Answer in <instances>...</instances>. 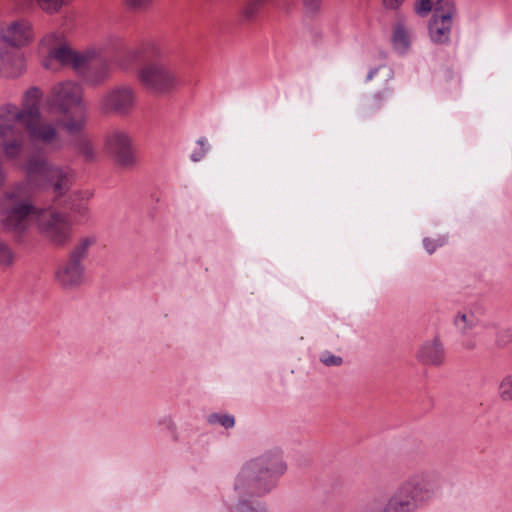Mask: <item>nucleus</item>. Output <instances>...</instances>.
Here are the masks:
<instances>
[{
  "instance_id": "3",
  "label": "nucleus",
  "mask_w": 512,
  "mask_h": 512,
  "mask_svg": "<svg viewBox=\"0 0 512 512\" xmlns=\"http://www.w3.org/2000/svg\"><path fill=\"white\" fill-rule=\"evenodd\" d=\"M25 168L31 183L48 186L56 197L65 195L74 181L75 172L69 165L58 164L42 156L30 157Z\"/></svg>"
},
{
  "instance_id": "24",
  "label": "nucleus",
  "mask_w": 512,
  "mask_h": 512,
  "mask_svg": "<svg viewBox=\"0 0 512 512\" xmlns=\"http://www.w3.org/2000/svg\"><path fill=\"white\" fill-rule=\"evenodd\" d=\"M36 4L45 12H57L65 3V0H35Z\"/></svg>"
},
{
  "instance_id": "15",
  "label": "nucleus",
  "mask_w": 512,
  "mask_h": 512,
  "mask_svg": "<svg viewBox=\"0 0 512 512\" xmlns=\"http://www.w3.org/2000/svg\"><path fill=\"white\" fill-rule=\"evenodd\" d=\"M417 359L425 365H441L444 359L442 343L437 338L425 342L417 353Z\"/></svg>"
},
{
  "instance_id": "4",
  "label": "nucleus",
  "mask_w": 512,
  "mask_h": 512,
  "mask_svg": "<svg viewBox=\"0 0 512 512\" xmlns=\"http://www.w3.org/2000/svg\"><path fill=\"white\" fill-rule=\"evenodd\" d=\"M415 9L421 16L434 10L429 24L430 37L435 43L448 41L454 14V7L448 0H420Z\"/></svg>"
},
{
  "instance_id": "20",
  "label": "nucleus",
  "mask_w": 512,
  "mask_h": 512,
  "mask_svg": "<svg viewBox=\"0 0 512 512\" xmlns=\"http://www.w3.org/2000/svg\"><path fill=\"white\" fill-rule=\"evenodd\" d=\"M267 0H247L241 7L240 14L245 21H251Z\"/></svg>"
},
{
  "instance_id": "16",
  "label": "nucleus",
  "mask_w": 512,
  "mask_h": 512,
  "mask_svg": "<svg viewBox=\"0 0 512 512\" xmlns=\"http://www.w3.org/2000/svg\"><path fill=\"white\" fill-rule=\"evenodd\" d=\"M412 485L407 483L388 501L382 512H410L412 509Z\"/></svg>"
},
{
  "instance_id": "7",
  "label": "nucleus",
  "mask_w": 512,
  "mask_h": 512,
  "mask_svg": "<svg viewBox=\"0 0 512 512\" xmlns=\"http://www.w3.org/2000/svg\"><path fill=\"white\" fill-rule=\"evenodd\" d=\"M48 99L62 115H68L73 110H85L83 88L74 81H62L52 86Z\"/></svg>"
},
{
  "instance_id": "34",
  "label": "nucleus",
  "mask_w": 512,
  "mask_h": 512,
  "mask_svg": "<svg viewBox=\"0 0 512 512\" xmlns=\"http://www.w3.org/2000/svg\"><path fill=\"white\" fill-rule=\"evenodd\" d=\"M286 466L284 464H281V469L285 470Z\"/></svg>"
},
{
  "instance_id": "1",
  "label": "nucleus",
  "mask_w": 512,
  "mask_h": 512,
  "mask_svg": "<svg viewBox=\"0 0 512 512\" xmlns=\"http://www.w3.org/2000/svg\"><path fill=\"white\" fill-rule=\"evenodd\" d=\"M42 92L38 87L29 88L23 97L22 108L15 105H5L0 108V146L7 156L16 155L25 142L20 123L42 115L39 103Z\"/></svg>"
},
{
  "instance_id": "6",
  "label": "nucleus",
  "mask_w": 512,
  "mask_h": 512,
  "mask_svg": "<svg viewBox=\"0 0 512 512\" xmlns=\"http://www.w3.org/2000/svg\"><path fill=\"white\" fill-rule=\"evenodd\" d=\"M36 223L41 235L53 245L62 246L71 238V222L63 213L39 210Z\"/></svg>"
},
{
  "instance_id": "2",
  "label": "nucleus",
  "mask_w": 512,
  "mask_h": 512,
  "mask_svg": "<svg viewBox=\"0 0 512 512\" xmlns=\"http://www.w3.org/2000/svg\"><path fill=\"white\" fill-rule=\"evenodd\" d=\"M37 210L28 198L26 187L18 185L7 190L0 199V218L3 227L11 232H24L32 220L36 221Z\"/></svg>"
},
{
  "instance_id": "17",
  "label": "nucleus",
  "mask_w": 512,
  "mask_h": 512,
  "mask_svg": "<svg viewBox=\"0 0 512 512\" xmlns=\"http://www.w3.org/2000/svg\"><path fill=\"white\" fill-rule=\"evenodd\" d=\"M24 69L25 63L19 52L7 51L0 55V70L7 72L10 76H18Z\"/></svg>"
},
{
  "instance_id": "19",
  "label": "nucleus",
  "mask_w": 512,
  "mask_h": 512,
  "mask_svg": "<svg viewBox=\"0 0 512 512\" xmlns=\"http://www.w3.org/2000/svg\"><path fill=\"white\" fill-rule=\"evenodd\" d=\"M498 396L502 402H512V373L502 376L498 383Z\"/></svg>"
},
{
  "instance_id": "18",
  "label": "nucleus",
  "mask_w": 512,
  "mask_h": 512,
  "mask_svg": "<svg viewBox=\"0 0 512 512\" xmlns=\"http://www.w3.org/2000/svg\"><path fill=\"white\" fill-rule=\"evenodd\" d=\"M77 113L72 115V112L68 115H63V119L60 121V125L69 134L80 133L85 126L84 110H75Z\"/></svg>"
},
{
  "instance_id": "23",
  "label": "nucleus",
  "mask_w": 512,
  "mask_h": 512,
  "mask_svg": "<svg viewBox=\"0 0 512 512\" xmlns=\"http://www.w3.org/2000/svg\"><path fill=\"white\" fill-rule=\"evenodd\" d=\"M14 261V254L8 244L0 240V267H10Z\"/></svg>"
},
{
  "instance_id": "12",
  "label": "nucleus",
  "mask_w": 512,
  "mask_h": 512,
  "mask_svg": "<svg viewBox=\"0 0 512 512\" xmlns=\"http://www.w3.org/2000/svg\"><path fill=\"white\" fill-rule=\"evenodd\" d=\"M106 148L115 160L124 166L133 162L132 141L122 130H113L106 137Z\"/></svg>"
},
{
  "instance_id": "27",
  "label": "nucleus",
  "mask_w": 512,
  "mask_h": 512,
  "mask_svg": "<svg viewBox=\"0 0 512 512\" xmlns=\"http://www.w3.org/2000/svg\"><path fill=\"white\" fill-rule=\"evenodd\" d=\"M455 323L457 326L463 329L470 328L473 325L472 315L459 314L456 317Z\"/></svg>"
},
{
  "instance_id": "21",
  "label": "nucleus",
  "mask_w": 512,
  "mask_h": 512,
  "mask_svg": "<svg viewBox=\"0 0 512 512\" xmlns=\"http://www.w3.org/2000/svg\"><path fill=\"white\" fill-rule=\"evenodd\" d=\"M76 149L86 162H92L96 159V150L89 140L79 139L76 143Z\"/></svg>"
},
{
  "instance_id": "29",
  "label": "nucleus",
  "mask_w": 512,
  "mask_h": 512,
  "mask_svg": "<svg viewBox=\"0 0 512 512\" xmlns=\"http://www.w3.org/2000/svg\"><path fill=\"white\" fill-rule=\"evenodd\" d=\"M235 512H266V511L261 507L253 506L252 504H250L248 502H243V503H240L236 507Z\"/></svg>"
},
{
  "instance_id": "28",
  "label": "nucleus",
  "mask_w": 512,
  "mask_h": 512,
  "mask_svg": "<svg viewBox=\"0 0 512 512\" xmlns=\"http://www.w3.org/2000/svg\"><path fill=\"white\" fill-rule=\"evenodd\" d=\"M150 2L151 0H125L126 5L133 10H143Z\"/></svg>"
},
{
  "instance_id": "31",
  "label": "nucleus",
  "mask_w": 512,
  "mask_h": 512,
  "mask_svg": "<svg viewBox=\"0 0 512 512\" xmlns=\"http://www.w3.org/2000/svg\"><path fill=\"white\" fill-rule=\"evenodd\" d=\"M322 362L326 366H339L342 363V358L338 357V356L331 355V356H327V357L323 358Z\"/></svg>"
},
{
  "instance_id": "30",
  "label": "nucleus",
  "mask_w": 512,
  "mask_h": 512,
  "mask_svg": "<svg viewBox=\"0 0 512 512\" xmlns=\"http://www.w3.org/2000/svg\"><path fill=\"white\" fill-rule=\"evenodd\" d=\"M405 0H382L383 6L387 10L398 9Z\"/></svg>"
},
{
  "instance_id": "13",
  "label": "nucleus",
  "mask_w": 512,
  "mask_h": 512,
  "mask_svg": "<svg viewBox=\"0 0 512 512\" xmlns=\"http://www.w3.org/2000/svg\"><path fill=\"white\" fill-rule=\"evenodd\" d=\"M54 278L64 289L77 288L84 280V267L74 260H67L56 268Z\"/></svg>"
},
{
  "instance_id": "8",
  "label": "nucleus",
  "mask_w": 512,
  "mask_h": 512,
  "mask_svg": "<svg viewBox=\"0 0 512 512\" xmlns=\"http://www.w3.org/2000/svg\"><path fill=\"white\" fill-rule=\"evenodd\" d=\"M135 90L130 86H117L105 92L98 102L99 111L105 115L127 116L134 108Z\"/></svg>"
},
{
  "instance_id": "32",
  "label": "nucleus",
  "mask_w": 512,
  "mask_h": 512,
  "mask_svg": "<svg viewBox=\"0 0 512 512\" xmlns=\"http://www.w3.org/2000/svg\"><path fill=\"white\" fill-rule=\"evenodd\" d=\"M305 6L311 12H315L320 5V0H304Z\"/></svg>"
},
{
  "instance_id": "9",
  "label": "nucleus",
  "mask_w": 512,
  "mask_h": 512,
  "mask_svg": "<svg viewBox=\"0 0 512 512\" xmlns=\"http://www.w3.org/2000/svg\"><path fill=\"white\" fill-rule=\"evenodd\" d=\"M138 76L143 85L159 93L168 92L177 84L175 73L161 63H148L144 65L139 70Z\"/></svg>"
},
{
  "instance_id": "14",
  "label": "nucleus",
  "mask_w": 512,
  "mask_h": 512,
  "mask_svg": "<svg viewBox=\"0 0 512 512\" xmlns=\"http://www.w3.org/2000/svg\"><path fill=\"white\" fill-rule=\"evenodd\" d=\"M92 193L89 191H75L68 199V209L76 223H85L91 218L89 202Z\"/></svg>"
},
{
  "instance_id": "10",
  "label": "nucleus",
  "mask_w": 512,
  "mask_h": 512,
  "mask_svg": "<svg viewBox=\"0 0 512 512\" xmlns=\"http://www.w3.org/2000/svg\"><path fill=\"white\" fill-rule=\"evenodd\" d=\"M94 57V51L78 53L63 44L50 50L49 56L44 60L43 65L46 69L53 71H56L59 66H70L75 70H80L89 64Z\"/></svg>"
},
{
  "instance_id": "26",
  "label": "nucleus",
  "mask_w": 512,
  "mask_h": 512,
  "mask_svg": "<svg viewBox=\"0 0 512 512\" xmlns=\"http://www.w3.org/2000/svg\"><path fill=\"white\" fill-rule=\"evenodd\" d=\"M209 423H220L225 428H231L234 426V418L229 415L212 414L208 418Z\"/></svg>"
},
{
  "instance_id": "33",
  "label": "nucleus",
  "mask_w": 512,
  "mask_h": 512,
  "mask_svg": "<svg viewBox=\"0 0 512 512\" xmlns=\"http://www.w3.org/2000/svg\"><path fill=\"white\" fill-rule=\"evenodd\" d=\"M256 466H257V463L255 461L248 463V465L246 467L247 474H252L254 469L256 468Z\"/></svg>"
},
{
  "instance_id": "25",
  "label": "nucleus",
  "mask_w": 512,
  "mask_h": 512,
  "mask_svg": "<svg viewBox=\"0 0 512 512\" xmlns=\"http://www.w3.org/2000/svg\"><path fill=\"white\" fill-rule=\"evenodd\" d=\"M394 41L395 44L400 46L401 48H406L409 45V39L407 31L403 26H397L394 31Z\"/></svg>"
},
{
  "instance_id": "5",
  "label": "nucleus",
  "mask_w": 512,
  "mask_h": 512,
  "mask_svg": "<svg viewBox=\"0 0 512 512\" xmlns=\"http://www.w3.org/2000/svg\"><path fill=\"white\" fill-rule=\"evenodd\" d=\"M30 142L37 148L46 151H58L63 146L61 132L57 122L44 118L42 115L21 122Z\"/></svg>"
},
{
  "instance_id": "11",
  "label": "nucleus",
  "mask_w": 512,
  "mask_h": 512,
  "mask_svg": "<svg viewBox=\"0 0 512 512\" xmlns=\"http://www.w3.org/2000/svg\"><path fill=\"white\" fill-rule=\"evenodd\" d=\"M1 39L13 47H22L30 43L33 38L31 24L25 19H18L0 25Z\"/></svg>"
},
{
  "instance_id": "22",
  "label": "nucleus",
  "mask_w": 512,
  "mask_h": 512,
  "mask_svg": "<svg viewBox=\"0 0 512 512\" xmlns=\"http://www.w3.org/2000/svg\"><path fill=\"white\" fill-rule=\"evenodd\" d=\"M91 244L92 240L89 238L82 239L71 252L68 260H74L76 263H81V261L86 257L87 250Z\"/></svg>"
}]
</instances>
